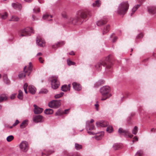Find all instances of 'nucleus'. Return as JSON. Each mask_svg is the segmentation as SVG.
<instances>
[{"mask_svg":"<svg viewBox=\"0 0 156 156\" xmlns=\"http://www.w3.org/2000/svg\"><path fill=\"white\" fill-rule=\"evenodd\" d=\"M4 82L7 84H9V83L10 81L8 78H6L4 79Z\"/></svg>","mask_w":156,"mask_h":156,"instance_id":"46","label":"nucleus"},{"mask_svg":"<svg viewBox=\"0 0 156 156\" xmlns=\"http://www.w3.org/2000/svg\"><path fill=\"white\" fill-rule=\"evenodd\" d=\"M48 90L45 88H43L41 89L39 91V94H46L48 92Z\"/></svg>","mask_w":156,"mask_h":156,"instance_id":"36","label":"nucleus"},{"mask_svg":"<svg viewBox=\"0 0 156 156\" xmlns=\"http://www.w3.org/2000/svg\"><path fill=\"white\" fill-rule=\"evenodd\" d=\"M69 109L65 110L64 111H62L60 109H59L55 113L56 116H60L63 114H66L68 113Z\"/></svg>","mask_w":156,"mask_h":156,"instance_id":"16","label":"nucleus"},{"mask_svg":"<svg viewBox=\"0 0 156 156\" xmlns=\"http://www.w3.org/2000/svg\"><path fill=\"white\" fill-rule=\"evenodd\" d=\"M118 132L120 135H123L126 138H132L133 136L128 129L124 130L121 128H120Z\"/></svg>","mask_w":156,"mask_h":156,"instance_id":"6","label":"nucleus"},{"mask_svg":"<svg viewBox=\"0 0 156 156\" xmlns=\"http://www.w3.org/2000/svg\"><path fill=\"white\" fill-rule=\"evenodd\" d=\"M64 94V93L63 92H61L59 94L55 95L54 96V97L55 99L59 98L62 97Z\"/></svg>","mask_w":156,"mask_h":156,"instance_id":"33","label":"nucleus"},{"mask_svg":"<svg viewBox=\"0 0 156 156\" xmlns=\"http://www.w3.org/2000/svg\"><path fill=\"white\" fill-rule=\"evenodd\" d=\"M12 6L14 9L19 10H20L22 8L21 4L17 2L12 3Z\"/></svg>","mask_w":156,"mask_h":156,"instance_id":"18","label":"nucleus"},{"mask_svg":"<svg viewBox=\"0 0 156 156\" xmlns=\"http://www.w3.org/2000/svg\"><path fill=\"white\" fill-rule=\"evenodd\" d=\"M39 60L41 63H43L44 61V60H43L42 58L41 57H40L39 58Z\"/></svg>","mask_w":156,"mask_h":156,"instance_id":"59","label":"nucleus"},{"mask_svg":"<svg viewBox=\"0 0 156 156\" xmlns=\"http://www.w3.org/2000/svg\"><path fill=\"white\" fill-rule=\"evenodd\" d=\"M74 156H82L79 153H76L75 154Z\"/></svg>","mask_w":156,"mask_h":156,"instance_id":"64","label":"nucleus"},{"mask_svg":"<svg viewBox=\"0 0 156 156\" xmlns=\"http://www.w3.org/2000/svg\"><path fill=\"white\" fill-rule=\"evenodd\" d=\"M28 86V85L27 83H24L23 86V89H27Z\"/></svg>","mask_w":156,"mask_h":156,"instance_id":"57","label":"nucleus"},{"mask_svg":"<svg viewBox=\"0 0 156 156\" xmlns=\"http://www.w3.org/2000/svg\"><path fill=\"white\" fill-rule=\"evenodd\" d=\"M7 16V14L6 12H5L4 14H0V17H1L2 19H5L6 18Z\"/></svg>","mask_w":156,"mask_h":156,"instance_id":"43","label":"nucleus"},{"mask_svg":"<svg viewBox=\"0 0 156 156\" xmlns=\"http://www.w3.org/2000/svg\"><path fill=\"white\" fill-rule=\"evenodd\" d=\"M19 123V121L18 120H16L15 122L12 125V126L10 127V128H12L13 126H15Z\"/></svg>","mask_w":156,"mask_h":156,"instance_id":"45","label":"nucleus"},{"mask_svg":"<svg viewBox=\"0 0 156 156\" xmlns=\"http://www.w3.org/2000/svg\"><path fill=\"white\" fill-rule=\"evenodd\" d=\"M27 72V71H26L25 73L22 72L20 73L18 75V76L20 78H22L23 77H25L26 75H27L26 74V73Z\"/></svg>","mask_w":156,"mask_h":156,"instance_id":"35","label":"nucleus"},{"mask_svg":"<svg viewBox=\"0 0 156 156\" xmlns=\"http://www.w3.org/2000/svg\"><path fill=\"white\" fill-rule=\"evenodd\" d=\"M101 5V2L99 0H97L95 2L93 3L92 4L93 7L97 6L99 7Z\"/></svg>","mask_w":156,"mask_h":156,"instance_id":"30","label":"nucleus"},{"mask_svg":"<svg viewBox=\"0 0 156 156\" xmlns=\"http://www.w3.org/2000/svg\"><path fill=\"white\" fill-rule=\"evenodd\" d=\"M145 0H137V1L140 3H143Z\"/></svg>","mask_w":156,"mask_h":156,"instance_id":"62","label":"nucleus"},{"mask_svg":"<svg viewBox=\"0 0 156 156\" xmlns=\"http://www.w3.org/2000/svg\"><path fill=\"white\" fill-rule=\"evenodd\" d=\"M91 13L89 10H79L77 12L75 17H68L67 18V22L69 24H75L78 22L80 23L83 22V19L90 16Z\"/></svg>","mask_w":156,"mask_h":156,"instance_id":"1","label":"nucleus"},{"mask_svg":"<svg viewBox=\"0 0 156 156\" xmlns=\"http://www.w3.org/2000/svg\"><path fill=\"white\" fill-rule=\"evenodd\" d=\"M143 36V34L142 33L139 34L137 36H136V42H137V39L142 38Z\"/></svg>","mask_w":156,"mask_h":156,"instance_id":"41","label":"nucleus"},{"mask_svg":"<svg viewBox=\"0 0 156 156\" xmlns=\"http://www.w3.org/2000/svg\"><path fill=\"white\" fill-rule=\"evenodd\" d=\"M43 117L40 115H36L33 117V121L35 123L41 122H43Z\"/></svg>","mask_w":156,"mask_h":156,"instance_id":"12","label":"nucleus"},{"mask_svg":"<svg viewBox=\"0 0 156 156\" xmlns=\"http://www.w3.org/2000/svg\"><path fill=\"white\" fill-rule=\"evenodd\" d=\"M7 98L5 95H2L0 96V103L3 101L4 100H6Z\"/></svg>","mask_w":156,"mask_h":156,"instance_id":"39","label":"nucleus"},{"mask_svg":"<svg viewBox=\"0 0 156 156\" xmlns=\"http://www.w3.org/2000/svg\"><path fill=\"white\" fill-rule=\"evenodd\" d=\"M51 88L54 89L57 88L60 85V83L56 79H53L51 80Z\"/></svg>","mask_w":156,"mask_h":156,"instance_id":"9","label":"nucleus"},{"mask_svg":"<svg viewBox=\"0 0 156 156\" xmlns=\"http://www.w3.org/2000/svg\"><path fill=\"white\" fill-rule=\"evenodd\" d=\"M28 120H24L21 123L20 125V128L21 129H23L26 127L28 125Z\"/></svg>","mask_w":156,"mask_h":156,"instance_id":"23","label":"nucleus"},{"mask_svg":"<svg viewBox=\"0 0 156 156\" xmlns=\"http://www.w3.org/2000/svg\"><path fill=\"white\" fill-rule=\"evenodd\" d=\"M98 101H97L96 102V103L94 105V106L95 107V108L97 111L98 110V107L99 106V105L98 103Z\"/></svg>","mask_w":156,"mask_h":156,"instance_id":"50","label":"nucleus"},{"mask_svg":"<svg viewBox=\"0 0 156 156\" xmlns=\"http://www.w3.org/2000/svg\"><path fill=\"white\" fill-rule=\"evenodd\" d=\"M61 90L64 92H66L68 90V88L66 84L62 86L61 87Z\"/></svg>","mask_w":156,"mask_h":156,"instance_id":"32","label":"nucleus"},{"mask_svg":"<svg viewBox=\"0 0 156 156\" xmlns=\"http://www.w3.org/2000/svg\"><path fill=\"white\" fill-rule=\"evenodd\" d=\"M31 33H34V30L32 28L27 27L24 29L21 30L19 33L20 36L22 37L30 36Z\"/></svg>","mask_w":156,"mask_h":156,"instance_id":"4","label":"nucleus"},{"mask_svg":"<svg viewBox=\"0 0 156 156\" xmlns=\"http://www.w3.org/2000/svg\"><path fill=\"white\" fill-rule=\"evenodd\" d=\"M110 55H109L105 58L101 60L95 66L96 69L97 71H100L103 67H105V69L107 71H110L112 70L111 67L112 64L110 59Z\"/></svg>","mask_w":156,"mask_h":156,"instance_id":"2","label":"nucleus"},{"mask_svg":"<svg viewBox=\"0 0 156 156\" xmlns=\"http://www.w3.org/2000/svg\"><path fill=\"white\" fill-rule=\"evenodd\" d=\"M14 139V137L12 135L8 136L6 138V140L8 142L11 141Z\"/></svg>","mask_w":156,"mask_h":156,"instance_id":"40","label":"nucleus"},{"mask_svg":"<svg viewBox=\"0 0 156 156\" xmlns=\"http://www.w3.org/2000/svg\"><path fill=\"white\" fill-rule=\"evenodd\" d=\"M87 133L90 135H94L95 134V133H94L92 132H90V131H88Z\"/></svg>","mask_w":156,"mask_h":156,"instance_id":"58","label":"nucleus"},{"mask_svg":"<svg viewBox=\"0 0 156 156\" xmlns=\"http://www.w3.org/2000/svg\"><path fill=\"white\" fill-rule=\"evenodd\" d=\"M113 130L112 127L111 126H108L106 129V131L108 133H111Z\"/></svg>","mask_w":156,"mask_h":156,"instance_id":"38","label":"nucleus"},{"mask_svg":"<svg viewBox=\"0 0 156 156\" xmlns=\"http://www.w3.org/2000/svg\"><path fill=\"white\" fill-rule=\"evenodd\" d=\"M108 125V122L105 121H101L96 123V125L98 127H105Z\"/></svg>","mask_w":156,"mask_h":156,"instance_id":"13","label":"nucleus"},{"mask_svg":"<svg viewBox=\"0 0 156 156\" xmlns=\"http://www.w3.org/2000/svg\"><path fill=\"white\" fill-rule=\"evenodd\" d=\"M19 20V18L16 16H12L10 19L9 20L10 21H17Z\"/></svg>","mask_w":156,"mask_h":156,"instance_id":"31","label":"nucleus"},{"mask_svg":"<svg viewBox=\"0 0 156 156\" xmlns=\"http://www.w3.org/2000/svg\"><path fill=\"white\" fill-rule=\"evenodd\" d=\"M62 16L63 18H66V14L65 12H63L62 13Z\"/></svg>","mask_w":156,"mask_h":156,"instance_id":"53","label":"nucleus"},{"mask_svg":"<svg viewBox=\"0 0 156 156\" xmlns=\"http://www.w3.org/2000/svg\"><path fill=\"white\" fill-rule=\"evenodd\" d=\"M49 16L48 15L45 14L43 16V19L44 20H46L49 17Z\"/></svg>","mask_w":156,"mask_h":156,"instance_id":"49","label":"nucleus"},{"mask_svg":"<svg viewBox=\"0 0 156 156\" xmlns=\"http://www.w3.org/2000/svg\"><path fill=\"white\" fill-rule=\"evenodd\" d=\"M138 130V127L135 126L132 130V133L134 135H136Z\"/></svg>","mask_w":156,"mask_h":156,"instance_id":"37","label":"nucleus"},{"mask_svg":"<svg viewBox=\"0 0 156 156\" xmlns=\"http://www.w3.org/2000/svg\"><path fill=\"white\" fill-rule=\"evenodd\" d=\"M20 147L21 151L24 152H26L29 148L28 143L26 141L22 142L20 145Z\"/></svg>","mask_w":156,"mask_h":156,"instance_id":"8","label":"nucleus"},{"mask_svg":"<svg viewBox=\"0 0 156 156\" xmlns=\"http://www.w3.org/2000/svg\"><path fill=\"white\" fill-rule=\"evenodd\" d=\"M18 94L17 95L18 98L20 100H22L23 98V93L21 90L18 91Z\"/></svg>","mask_w":156,"mask_h":156,"instance_id":"29","label":"nucleus"},{"mask_svg":"<svg viewBox=\"0 0 156 156\" xmlns=\"http://www.w3.org/2000/svg\"><path fill=\"white\" fill-rule=\"evenodd\" d=\"M44 152H41V156H38L37 155V156H43V154H45L46 155V156H48L54 152V150H48L47 149L44 150Z\"/></svg>","mask_w":156,"mask_h":156,"instance_id":"19","label":"nucleus"},{"mask_svg":"<svg viewBox=\"0 0 156 156\" xmlns=\"http://www.w3.org/2000/svg\"><path fill=\"white\" fill-rule=\"evenodd\" d=\"M105 81L102 80H101L96 82L95 84V86L96 87H98L104 84Z\"/></svg>","mask_w":156,"mask_h":156,"instance_id":"24","label":"nucleus"},{"mask_svg":"<svg viewBox=\"0 0 156 156\" xmlns=\"http://www.w3.org/2000/svg\"><path fill=\"white\" fill-rule=\"evenodd\" d=\"M156 130L155 129H154V128H152L151 129L150 131L151 133H154L155 132V130Z\"/></svg>","mask_w":156,"mask_h":156,"instance_id":"61","label":"nucleus"},{"mask_svg":"<svg viewBox=\"0 0 156 156\" xmlns=\"http://www.w3.org/2000/svg\"><path fill=\"white\" fill-rule=\"evenodd\" d=\"M33 11L34 13L38 12H40V9L39 8H35L33 9Z\"/></svg>","mask_w":156,"mask_h":156,"instance_id":"47","label":"nucleus"},{"mask_svg":"<svg viewBox=\"0 0 156 156\" xmlns=\"http://www.w3.org/2000/svg\"><path fill=\"white\" fill-rule=\"evenodd\" d=\"M67 63L69 66L73 65L75 64V62L71 61L69 59H68L67 60Z\"/></svg>","mask_w":156,"mask_h":156,"instance_id":"42","label":"nucleus"},{"mask_svg":"<svg viewBox=\"0 0 156 156\" xmlns=\"http://www.w3.org/2000/svg\"><path fill=\"white\" fill-rule=\"evenodd\" d=\"M32 64L31 62H30L29 63V65L28 67V71H27V72H28V73L27 74L28 76H29V75L30 74L31 71L32 70Z\"/></svg>","mask_w":156,"mask_h":156,"instance_id":"26","label":"nucleus"},{"mask_svg":"<svg viewBox=\"0 0 156 156\" xmlns=\"http://www.w3.org/2000/svg\"><path fill=\"white\" fill-rule=\"evenodd\" d=\"M108 21L106 17H104L97 21L96 24L98 26H101L106 24Z\"/></svg>","mask_w":156,"mask_h":156,"instance_id":"10","label":"nucleus"},{"mask_svg":"<svg viewBox=\"0 0 156 156\" xmlns=\"http://www.w3.org/2000/svg\"><path fill=\"white\" fill-rule=\"evenodd\" d=\"M129 6L128 1L122 2L119 6L118 13L120 15H124L128 10Z\"/></svg>","mask_w":156,"mask_h":156,"instance_id":"3","label":"nucleus"},{"mask_svg":"<svg viewBox=\"0 0 156 156\" xmlns=\"http://www.w3.org/2000/svg\"><path fill=\"white\" fill-rule=\"evenodd\" d=\"M135 8L136 7H133L132 10V12L131 13V16H133V13L135 12V11L136 10V9Z\"/></svg>","mask_w":156,"mask_h":156,"instance_id":"48","label":"nucleus"},{"mask_svg":"<svg viewBox=\"0 0 156 156\" xmlns=\"http://www.w3.org/2000/svg\"><path fill=\"white\" fill-rule=\"evenodd\" d=\"M36 42L37 44L40 47H44L45 46V41L41 39L40 37L37 36L36 38Z\"/></svg>","mask_w":156,"mask_h":156,"instance_id":"11","label":"nucleus"},{"mask_svg":"<svg viewBox=\"0 0 156 156\" xmlns=\"http://www.w3.org/2000/svg\"><path fill=\"white\" fill-rule=\"evenodd\" d=\"M142 153V151H141L139 150L137 151L135 156H141Z\"/></svg>","mask_w":156,"mask_h":156,"instance_id":"44","label":"nucleus"},{"mask_svg":"<svg viewBox=\"0 0 156 156\" xmlns=\"http://www.w3.org/2000/svg\"><path fill=\"white\" fill-rule=\"evenodd\" d=\"M110 88L108 86H105L101 87L100 91L102 95L103 96H108L109 92L110 91Z\"/></svg>","mask_w":156,"mask_h":156,"instance_id":"7","label":"nucleus"},{"mask_svg":"<svg viewBox=\"0 0 156 156\" xmlns=\"http://www.w3.org/2000/svg\"><path fill=\"white\" fill-rule=\"evenodd\" d=\"M73 89L76 91H80L81 89V85L77 83L74 82L72 83Z\"/></svg>","mask_w":156,"mask_h":156,"instance_id":"17","label":"nucleus"},{"mask_svg":"<svg viewBox=\"0 0 156 156\" xmlns=\"http://www.w3.org/2000/svg\"><path fill=\"white\" fill-rule=\"evenodd\" d=\"M148 12L152 14L156 13V7L155 6H149L147 8Z\"/></svg>","mask_w":156,"mask_h":156,"instance_id":"15","label":"nucleus"},{"mask_svg":"<svg viewBox=\"0 0 156 156\" xmlns=\"http://www.w3.org/2000/svg\"><path fill=\"white\" fill-rule=\"evenodd\" d=\"M53 113V110L51 108L46 109L44 111V113L47 115L51 114Z\"/></svg>","mask_w":156,"mask_h":156,"instance_id":"25","label":"nucleus"},{"mask_svg":"<svg viewBox=\"0 0 156 156\" xmlns=\"http://www.w3.org/2000/svg\"><path fill=\"white\" fill-rule=\"evenodd\" d=\"M69 54L70 55H75V53L74 51H72L69 53Z\"/></svg>","mask_w":156,"mask_h":156,"instance_id":"63","label":"nucleus"},{"mask_svg":"<svg viewBox=\"0 0 156 156\" xmlns=\"http://www.w3.org/2000/svg\"><path fill=\"white\" fill-rule=\"evenodd\" d=\"M16 95V94H12L10 97L11 99L12 100L13 99L15 98Z\"/></svg>","mask_w":156,"mask_h":156,"instance_id":"52","label":"nucleus"},{"mask_svg":"<svg viewBox=\"0 0 156 156\" xmlns=\"http://www.w3.org/2000/svg\"><path fill=\"white\" fill-rule=\"evenodd\" d=\"M138 140V138L137 136H135L133 138V140H132L133 142H134L136 141H137Z\"/></svg>","mask_w":156,"mask_h":156,"instance_id":"55","label":"nucleus"},{"mask_svg":"<svg viewBox=\"0 0 156 156\" xmlns=\"http://www.w3.org/2000/svg\"><path fill=\"white\" fill-rule=\"evenodd\" d=\"M34 112L35 114H40L43 111L42 108H40L35 104L34 105Z\"/></svg>","mask_w":156,"mask_h":156,"instance_id":"14","label":"nucleus"},{"mask_svg":"<svg viewBox=\"0 0 156 156\" xmlns=\"http://www.w3.org/2000/svg\"><path fill=\"white\" fill-rule=\"evenodd\" d=\"M111 96V94H109L108 95V96H106V98H102L101 99V100H102V101L105 100H106L107 98H109V97H110Z\"/></svg>","mask_w":156,"mask_h":156,"instance_id":"51","label":"nucleus"},{"mask_svg":"<svg viewBox=\"0 0 156 156\" xmlns=\"http://www.w3.org/2000/svg\"><path fill=\"white\" fill-rule=\"evenodd\" d=\"M94 119H92L90 120V121H87L86 122H88V124H92L91 123L93 122H94Z\"/></svg>","mask_w":156,"mask_h":156,"instance_id":"56","label":"nucleus"},{"mask_svg":"<svg viewBox=\"0 0 156 156\" xmlns=\"http://www.w3.org/2000/svg\"><path fill=\"white\" fill-rule=\"evenodd\" d=\"M61 100H53L48 103V106L51 108H57L61 104Z\"/></svg>","mask_w":156,"mask_h":156,"instance_id":"5","label":"nucleus"},{"mask_svg":"<svg viewBox=\"0 0 156 156\" xmlns=\"http://www.w3.org/2000/svg\"><path fill=\"white\" fill-rule=\"evenodd\" d=\"M118 37L116 36H115L112 39V41L113 42H115L117 40Z\"/></svg>","mask_w":156,"mask_h":156,"instance_id":"54","label":"nucleus"},{"mask_svg":"<svg viewBox=\"0 0 156 156\" xmlns=\"http://www.w3.org/2000/svg\"><path fill=\"white\" fill-rule=\"evenodd\" d=\"M29 92L32 94H34L36 92V89L33 86L29 85L28 87Z\"/></svg>","mask_w":156,"mask_h":156,"instance_id":"21","label":"nucleus"},{"mask_svg":"<svg viewBox=\"0 0 156 156\" xmlns=\"http://www.w3.org/2000/svg\"><path fill=\"white\" fill-rule=\"evenodd\" d=\"M110 25H108L105 27L104 28L103 30V35L106 34L109 31L110 29Z\"/></svg>","mask_w":156,"mask_h":156,"instance_id":"28","label":"nucleus"},{"mask_svg":"<svg viewBox=\"0 0 156 156\" xmlns=\"http://www.w3.org/2000/svg\"><path fill=\"white\" fill-rule=\"evenodd\" d=\"M65 44V42L64 41H61L59 42H58L57 44H56L55 45H53L52 46V48H57L59 47H60L62 45H64Z\"/></svg>","mask_w":156,"mask_h":156,"instance_id":"22","label":"nucleus"},{"mask_svg":"<svg viewBox=\"0 0 156 156\" xmlns=\"http://www.w3.org/2000/svg\"><path fill=\"white\" fill-rule=\"evenodd\" d=\"M121 145L119 144H115L113 145V148L114 150H117L121 147Z\"/></svg>","mask_w":156,"mask_h":156,"instance_id":"27","label":"nucleus"},{"mask_svg":"<svg viewBox=\"0 0 156 156\" xmlns=\"http://www.w3.org/2000/svg\"><path fill=\"white\" fill-rule=\"evenodd\" d=\"M75 148L77 150H80L82 148V146L80 144H77V143L75 144Z\"/></svg>","mask_w":156,"mask_h":156,"instance_id":"34","label":"nucleus"},{"mask_svg":"<svg viewBox=\"0 0 156 156\" xmlns=\"http://www.w3.org/2000/svg\"><path fill=\"white\" fill-rule=\"evenodd\" d=\"M88 122H86V128L87 130H91L94 129V126L92 124H88Z\"/></svg>","mask_w":156,"mask_h":156,"instance_id":"20","label":"nucleus"},{"mask_svg":"<svg viewBox=\"0 0 156 156\" xmlns=\"http://www.w3.org/2000/svg\"><path fill=\"white\" fill-rule=\"evenodd\" d=\"M140 6V4H137L134 7H136L135 8L137 10Z\"/></svg>","mask_w":156,"mask_h":156,"instance_id":"60","label":"nucleus"}]
</instances>
